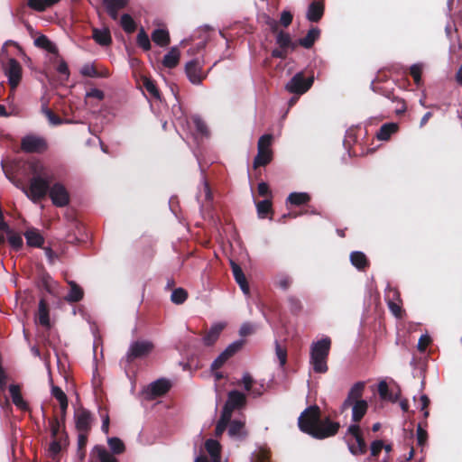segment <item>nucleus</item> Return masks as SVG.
<instances>
[{"label":"nucleus","instance_id":"obj_1","mask_svg":"<svg viewBox=\"0 0 462 462\" xmlns=\"http://www.w3.org/2000/svg\"><path fill=\"white\" fill-rule=\"evenodd\" d=\"M32 175L28 188L23 192L32 202L37 203L48 194L51 203L57 208L67 207L70 202V195L66 186L54 182L53 171L40 160H34L28 164Z\"/></svg>","mask_w":462,"mask_h":462},{"label":"nucleus","instance_id":"obj_2","mask_svg":"<svg viewBox=\"0 0 462 462\" xmlns=\"http://www.w3.org/2000/svg\"><path fill=\"white\" fill-rule=\"evenodd\" d=\"M364 390L365 383H356L350 388L346 400L340 407L341 413L348 409H351L352 411L353 423L346 430L345 441L350 453L354 456L364 455L367 450L362 430L358 425V422L364 418L368 410L367 402L362 399Z\"/></svg>","mask_w":462,"mask_h":462},{"label":"nucleus","instance_id":"obj_3","mask_svg":"<svg viewBox=\"0 0 462 462\" xmlns=\"http://www.w3.org/2000/svg\"><path fill=\"white\" fill-rule=\"evenodd\" d=\"M298 425L301 431L316 439H326L336 435L340 424L332 421L329 418H320V409L317 405L308 407L298 419Z\"/></svg>","mask_w":462,"mask_h":462},{"label":"nucleus","instance_id":"obj_4","mask_svg":"<svg viewBox=\"0 0 462 462\" xmlns=\"http://www.w3.org/2000/svg\"><path fill=\"white\" fill-rule=\"evenodd\" d=\"M331 348V339L325 337L312 342L310 348V364L317 374H325L328 370V358Z\"/></svg>","mask_w":462,"mask_h":462},{"label":"nucleus","instance_id":"obj_5","mask_svg":"<svg viewBox=\"0 0 462 462\" xmlns=\"http://www.w3.org/2000/svg\"><path fill=\"white\" fill-rule=\"evenodd\" d=\"M273 137L272 134H263L258 140L257 155L255 156L253 166L254 169L265 166L273 160Z\"/></svg>","mask_w":462,"mask_h":462},{"label":"nucleus","instance_id":"obj_6","mask_svg":"<svg viewBox=\"0 0 462 462\" xmlns=\"http://www.w3.org/2000/svg\"><path fill=\"white\" fill-rule=\"evenodd\" d=\"M313 82V76L305 79L303 73L299 72L291 78L285 88L290 93L302 95L311 88Z\"/></svg>","mask_w":462,"mask_h":462},{"label":"nucleus","instance_id":"obj_7","mask_svg":"<svg viewBox=\"0 0 462 462\" xmlns=\"http://www.w3.org/2000/svg\"><path fill=\"white\" fill-rule=\"evenodd\" d=\"M153 344L148 340H137L133 342L126 354L128 362L136 358H142L148 356L153 350Z\"/></svg>","mask_w":462,"mask_h":462},{"label":"nucleus","instance_id":"obj_8","mask_svg":"<svg viewBox=\"0 0 462 462\" xmlns=\"http://www.w3.org/2000/svg\"><path fill=\"white\" fill-rule=\"evenodd\" d=\"M236 385H243L244 389L252 397L261 396L264 391V385L254 379V377L247 372L244 373L242 379L236 383Z\"/></svg>","mask_w":462,"mask_h":462},{"label":"nucleus","instance_id":"obj_9","mask_svg":"<svg viewBox=\"0 0 462 462\" xmlns=\"http://www.w3.org/2000/svg\"><path fill=\"white\" fill-rule=\"evenodd\" d=\"M21 148L25 152H43L48 145L42 137L27 135L21 142Z\"/></svg>","mask_w":462,"mask_h":462},{"label":"nucleus","instance_id":"obj_10","mask_svg":"<svg viewBox=\"0 0 462 462\" xmlns=\"http://www.w3.org/2000/svg\"><path fill=\"white\" fill-rule=\"evenodd\" d=\"M246 396L245 393L234 390L229 392L227 400L224 405L223 412L232 417L233 411L245 404Z\"/></svg>","mask_w":462,"mask_h":462},{"label":"nucleus","instance_id":"obj_11","mask_svg":"<svg viewBox=\"0 0 462 462\" xmlns=\"http://www.w3.org/2000/svg\"><path fill=\"white\" fill-rule=\"evenodd\" d=\"M11 88L14 90L22 79V67L14 59H10L5 68Z\"/></svg>","mask_w":462,"mask_h":462},{"label":"nucleus","instance_id":"obj_12","mask_svg":"<svg viewBox=\"0 0 462 462\" xmlns=\"http://www.w3.org/2000/svg\"><path fill=\"white\" fill-rule=\"evenodd\" d=\"M74 420L76 428L79 432L88 433L91 429L93 418L88 410L84 408L76 410Z\"/></svg>","mask_w":462,"mask_h":462},{"label":"nucleus","instance_id":"obj_13","mask_svg":"<svg viewBox=\"0 0 462 462\" xmlns=\"http://www.w3.org/2000/svg\"><path fill=\"white\" fill-rule=\"evenodd\" d=\"M186 74L189 81L195 85L200 84L207 76L201 63L197 60L186 64Z\"/></svg>","mask_w":462,"mask_h":462},{"label":"nucleus","instance_id":"obj_14","mask_svg":"<svg viewBox=\"0 0 462 462\" xmlns=\"http://www.w3.org/2000/svg\"><path fill=\"white\" fill-rule=\"evenodd\" d=\"M243 346V341H236L230 344L212 363L213 370L219 369L231 356Z\"/></svg>","mask_w":462,"mask_h":462},{"label":"nucleus","instance_id":"obj_15","mask_svg":"<svg viewBox=\"0 0 462 462\" xmlns=\"http://www.w3.org/2000/svg\"><path fill=\"white\" fill-rule=\"evenodd\" d=\"M9 393L12 398V402L16 406L17 409L23 411H29V404L23 399L22 394V389L19 384H11L9 386Z\"/></svg>","mask_w":462,"mask_h":462},{"label":"nucleus","instance_id":"obj_16","mask_svg":"<svg viewBox=\"0 0 462 462\" xmlns=\"http://www.w3.org/2000/svg\"><path fill=\"white\" fill-rule=\"evenodd\" d=\"M171 388V383L166 379H159L152 383L147 389V393L151 398H156L165 394Z\"/></svg>","mask_w":462,"mask_h":462},{"label":"nucleus","instance_id":"obj_17","mask_svg":"<svg viewBox=\"0 0 462 462\" xmlns=\"http://www.w3.org/2000/svg\"><path fill=\"white\" fill-rule=\"evenodd\" d=\"M23 235L28 246L42 247L44 244L43 236L34 227L28 228Z\"/></svg>","mask_w":462,"mask_h":462},{"label":"nucleus","instance_id":"obj_18","mask_svg":"<svg viewBox=\"0 0 462 462\" xmlns=\"http://www.w3.org/2000/svg\"><path fill=\"white\" fill-rule=\"evenodd\" d=\"M205 449L210 456L211 462H226L221 459V445L217 440L209 439L205 442Z\"/></svg>","mask_w":462,"mask_h":462},{"label":"nucleus","instance_id":"obj_19","mask_svg":"<svg viewBox=\"0 0 462 462\" xmlns=\"http://www.w3.org/2000/svg\"><path fill=\"white\" fill-rule=\"evenodd\" d=\"M231 267H232V272H233V275H234L236 282L240 286L242 291L245 295H248L250 293L249 284L247 282L245 275L244 274L241 267L234 262H231Z\"/></svg>","mask_w":462,"mask_h":462},{"label":"nucleus","instance_id":"obj_20","mask_svg":"<svg viewBox=\"0 0 462 462\" xmlns=\"http://www.w3.org/2000/svg\"><path fill=\"white\" fill-rule=\"evenodd\" d=\"M129 0H103V4L108 14L114 20L117 19L118 11L125 8Z\"/></svg>","mask_w":462,"mask_h":462},{"label":"nucleus","instance_id":"obj_21","mask_svg":"<svg viewBox=\"0 0 462 462\" xmlns=\"http://www.w3.org/2000/svg\"><path fill=\"white\" fill-rule=\"evenodd\" d=\"M399 130V125L396 123L383 124L376 133V138L379 141H388L391 136Z\"/></svg>","mask_w":462,"mask_h":462},{"label":"nucleus","instance_id":"obj_22","mask_svg":"<svg viewBox=\"0 0 462 462\" xmlns=\"http://www.w3.org/2000/svg\"><path fill=\"white\" fill-rule=\"evenodd\" d=\"M51 395L59 402L60 411H61V420H64L67 408H68V398L66 393L58 386L52 385L51 387Z\"/></svg>","mask_w":462,"mask_h":462},{"label":"nucleus","instance_id":"obj_23","mask_svg":"<svg viewBox=\"0 0 462 462\" xmlns=\"http://www.w3.org/2000/svg\"><path fill=\"white\" fill-rule=\"evenodd\" d=\"M180 59V52L177 47H172L167 54L163 57L162 64L165 68L172 69L175 68Z\"/></svg>","mask_w":462,"mask_h":462},{"label":"nucleus","instance_id":"obj_24","mask_svg":"<svg viewBox=\"0 0 462 462\" xmlns=\"http://www.w3.org/2000/svg\"><path fill=\"white\" fill-rule=\"evenodd\" d=\"M34 43L37 47L52 53L56 56V58H59V51L57 46L50 41L48 37L45 35H41L37 37L34 41Z\"/></svg>","mask_w":462,"mask_h":462},{"label":"nucleus","instance_id":"obj_25","mask_svg":"<svg viewBox=\"0 0 462 462\" xmlns=\"http://www.w3.org/2000/svg\"><path fill=\"white\" fill-rule=\"evenodd\" d=\"M351 263L358 270H365L369 266V261L366 255L360 251H355L350 254Z\"/></svg>","mask_w":462,"mask_h":462},{"label":"nucleus","instance_id":"obj_26","mask_svg":"<svg viewBox=\"0 0 462 462\" xmlns=\"http://www.w3.org/2000/svg\"><path fill=\"white\" fill-rule=\"evenodd\" d=\"M152 40L161 47L168 46L171 42L169 32L166 29L154 30L152 33Z\"/></svg>","mask_w":462,"mask_h":462},{"label":"nucleus","instance_id":"obj_27","mask_svg":"<svg viewBox=\"0 0 462 462\" xmlns=\"http://www.w3.org/2000/svg\"><path fill=\"white\" fill-rule=\"evenodd\" d=\"M92 455L96 457L99 462H118L117 459L103 446H95Z\"/></svg>","mask_w":462,"mask_h":462},{"label":"nucleus","instance_id":"obj_28","mask_svg":"<svg viewBox=\"0 0 462 462\" xmlns=\"http://www.w3.org/2000/svg\"><path fill=\"white\" fill-rule=\"evenodd\" d=\"M93 38L100 45L106 46L112 42L110 31L107 28L94 29Z\"/></svg>","mask_w":462,"mask_h":462},{"label":"nucleus","instance_id":"obj_29","mask_svg":"<svg viewBox=\"0 0 462 462\" xmlns=\"http://www.w3.org/2000/svg\"><path fill=\"white\" fill-rule=\"evenodd\" d=\"M224 325L221 323H217L211 327L209 331L203 337V341L205 345L210 346L213 345L217 339L218 338L220 333L224 329Z\"/></svg>","mask_w":462,"mask_h":462},{"label":"nucleus","instance_id":"obj_30","mask_svg":"<svg viewBox=\"0 0 462 462\" xmlns=\"http://www.w3.org/2000/svg\"><path fill=\"white\" fill-rule=\"evenodd\" d=\"M68 283L70 286V290L65 298L66 300L69 302H78L81 300L84 296L83 290L75 282L69 281Z\"/></svg>","mask_w":462,"mask_h":462},{"label":"nucleus","instance_id":"obj_31","mask_svg":"<svg viewBox=\"0 0 462 462\" xmlns=\"http://www.w3.org/2000/svg\"><path fill=\"white\" fill-rule=\"evenodd\" d=\"M38 322L43 327H50L49 310L44 300H41L39 302Z\"/></svg>","mask_w":462,"mask_h":462},{"label":"nucleus","instance_id":"obj_32","mask_svg":"<svg viewBox=\"0 0 462 462\" xmlns=\"http://www.w3.org/2000/svg\"><path fill=\"white\" fill-rule=\"evenodd\" d=\"M60 0H28V6L35 11L43 12Z\"/></svg>","mask_w":462,"mask_h":462},{"label":"nucleus","instance_id":"obj_33","mask_svg":"<svg viewBox=\"0 0 462 462\" xmlns=\"http://www.w3.org/2000/svg\"><path fill=\"white\" fill-rule=\"evenodd\" d=\"M276 42L282 49L286 50H295L298 43L291 41L290 35L288 33H285L283 32H281L278 33L276 38Z\"/></svg>","mask_w":462,"mask_h":462},{"label":"nucleus","instance_id":"obj_34","mask_svg":"<svg viewBox=\"0 0 462 462\" xmlns=\"http://www.w3.org/2000/svg\"><path fill=\"white\" fill-rule=\"evenodd\" d=\"M310 200V196L306 192H292L287 199L289 203L295 206L307 204Z\"/></svg>","mask_w":462,"mask_h":462},{"label":"nucleus","instance_id":"obj_35","mask_svg":"<svg viewBox=\"0 0 462 462\" xmlns=\"http://www.w3.org/2000/svg\"><path fill=\"white\" fill-rule=\"evenodd\" d=\"M5 233L7 236L8 243L14 250L18 251L23 247V241L19 233H15L10 228H8Z\"/></svg>","mask_w":462,"mask_h":462},{"label":"nucleus","instance_id":"obj_36","mask_svg":"<svg viewBox=\"0 0 462 462\" xmlns=\"http://www.w3.org/2000/svg\"><path fill=\"white\" fill-rule=\"evenodd\" d=\"M322 14L323 5L318 2H314L309 7L307 17L311 22H318Z\"/></svg>","mask_w":462,"mask_h":462},{"label":"nucleus","instance_id":"obj_37","mask_svg":"<svg viewBox=\"0 0 462 462\" xmlns=\"http://www.w3.org/2000/svg\"><path fill=\"white\" fill-rule=\"evenodd\" d=\"M319 36V31L318 29L313 28L310 29L308 32L307 35L300 39L297 43L304 48L309 49L314 44Z\"/></svg>","mask_w":462,"mask_h":462},{"label":"nucleus","instance_id":"obj_38","mask_svg":"<svg viewBox=\"0 0 462 462\" xmlns=\"http://www.w3.org/2000/svg\"><path fill=\"white\" fill-rule=\"evenodd\" d=\"M120 25L126 33H133L136 30V23L134 20L127 14L121 16Z\"/></svg>","mask_w":462,"mask_h":462},{"label":"nucleus","instance_id":"obj_39","mask_svg":"<svg viewBox=\"0 0 462 462\" xmlns=\"http://www.w3.org/2000/svg\"><path fill=\"white\" fill-rule=\"evenodd\" d=\"M256 208L258 216L261 218H264L269 213H272V201L270 199L259 201L256 204Z\"/></svg>","mask_w":462,"mask_h":462},{"label":"nucleus","instance_id":"obj_40","mask_svg":"<svg viewBox=\"0 0 462 462\" xmlns=\"http://www.w3.org/2000/svg\"><path fill=\"white\" fill-rule=\"evenodd\" d=\"M252 462H270V452L267 448L260 447L252 456Z\"/></svg>","mask_w":462,"mask_h":462},{"label":"nucleus","instance_id":"obj_41","mask_svg":"<svg viewBox=\"0 0 462 462\" xmlns=\"http://www.w3.org/2000/svg\"><path fill=\"white\" fill-rule=\"evenodd\" d=\"M137 44L144 51H149L151 49V42L148 34L145 32L143 28H141L137 37H136Z\"/></svg>","mask_w":462,"mask_h":462},{"label":"nucleus","instance_id":"obj_42","mask_svg":"<svg viewBox=\"0 0 462 462\" xmlns=\"http://www.w3.org/2000/svg\"><path fill=\"white\" fill-rule=\"evenodd\" d=\"M108 446L110 449L115 454H122L125 451V444L124 442L118 439V438H110L107 440Z\"/></svg>","mask_w":462,"mask_h":462},{"label":"nucleus","instance_id":"obj_43","mask_svg":"<svg viewBox=\"0 0 462 462\" xmlns=\"http://www.w3.org/2000/svg\"><path fill=\"white\" fill-rule=\"evenodd\" d=\"M231 416H229L226 413H224L222 411L221 417L219 420L217 421V427H216V436H221L223 432L226 430L229 421H230Z\"/></svg>","mask_w":462,"mask_h":462},{"label":"nucleus","instance_id":"obj_44","mask_svg":"<svg viewBox=\"0 0 462 462\" xmlns=\"http://www.w3.org/2000/svg\"><path fill=\"white\" fill-rule=\"evenodd\" d=\"M42 112L48 118L50 124L53 125H58L62 123V120L58 116H56L50 108H48L46 103L42 104Z\"/></svg>","mask_w":462,"mask_h":462},{"label":"nucleus","instance_id":"obj_45","mask_svg":"<svg viewBox=\"0 0 462 462\" xmlns=\"http://www.w3.org/2000/svg\"><path fill=\"white\" fill-rule=\"evenodd\" d=\"M245 422L241 420H233L228 427V434L231 437L239 436L243 433Z\"/></svg>","mask_w":462,"mask_h":462},{"label":"nucleus","instance_id":"obj_46","mask_svg":"<svg viewBox=\"0 0 462 462\" xmlns=\"http://www.w3.org/2000/svg\"><path fill=\"white\" fill-rule=\"evenodd\" d=\"M143 87L145 88V89L152 96L154 97L155 98H159L160 97V93H159V90L154 83L153 80H152L151 79L147 78V77H144L143 79Z\"/></svg>","mask_w":462,"mask_h":462},{"label":"nucleus","instance_id":"obj_47","mask_svg":"<svg viewBox=\"0 0 462 462\" xmlns=\"http://www.w3.org/2000/svg\"><path fill=\"white\" fill-rule=\"evenodd\" d=\"M188 297V294L185 290L179 288L172 291L171 299L176 304L183 303Z\"/></svg>","mask_w":462,"mask_h":462},{"label":"nucleus","instance_id":"obj_48","mask_svg":"<svg viewBox=\"0 0 462 462\" xmlns=\"http://www.w3.org/2000/svg\"><path fill=\"white\" fill-rule=\"evenodd\" d=\"M192 123L197 130L198 133H199L202 135H208V126L206 123L199 117V116H193L192 117Z\"/></svg>","mask_w":462,"mask_h":462},{"label":"nucleus","instance_id":"obj_49","mask_svg":"<svg viewBox=\"0 0 462 462\" xmlns=\"http://www.w3.org/2000/svg\"><path fill=\"white\" fill-rule=\"evenodd\" d=\"M428 439V433L425 430L421 428L420 425L417 428V444L419 447L421 448V451L423 450L424 447L426 446Z\"/></svg>","mask_w":462,"mask_h":462},{"label":"nucleus","instance_id":"obj_50","mask_svg":"<svg viewBox=\"0 0 462 462\" xmlns=\"http://www.w3.org/2000/svg\"><path fill=\"white\" fill-rule=\"evenodd\" d=\"M411 76L413 78L414 82L420 85L422 75V66L420 64H414L410 69Z\"/></svg>","mask_w":462,"mask_h":462},{"label":"nucleus","instance_id":"obj_51","mask_svg":"<svg viewBox=\"0 0 462 462\" xmlns=\"http://www.w3.org/2000/svg\"><path fill=\"white\" fill-rule=\"evenodd\" d=\"M275 353L280 362V365L283 366L287 361V351L278 342H276L275 344Z\"/></svg>","mask_w":462,"mask_h":462},{"label":"nucleus","instance_id":"obj_52","mask_svg":"<svg viewBox=\"0 0 462 462\" xmlns=\"http://www.w3.org/2000/svg\"><path fill=\"white\" fill-rule=\"evenodd\" d=\"M51 432L53 439H60L59 434L61 429V423L58 419H53L50 422Z\"/></svg>","mask_w":462,"mask_h":462},{"label":"nucleus","instance_id":"obj_53","mask_svg":"<svg viewBox=\"0 0 462 462\" xmlns=\"http://www.w3.org/2000/svg\"><path fill=\"white\" fill-rule=\"evenodd\" d=\"M61 450V444L60 439H53V440L50 443L49 452L51 456L58 455Z\"/></svg>","mask_w":462,"mask_h":462},{"label":"nucleus","instance_id":"obj_54","mask_svg":"<svg viewBox=\"0 0 462 462\" xmlns=\"http://www.w3.org/2000/svg\"><path fill=\"white\" fill-rule=\"evenodd\" d=\"M383 448V442L382 440H374L371 443V456L377 457Z\"/></svg>","mask_w":462,"mask_h":462},{"label":"nucleus","instance_id":"obj_55","mask_svg":"<svg viewBox=\"0 0 462 462\" xmlns=\"http://www.w3.org/2000/svg\"><path fill=\"white\" fill-rule=\"evenodd\" d=\"M202 193L204 195V199H205V201L203 202L204 205L209 206L211 201H212V193H211L209 185H208V183L207 181H204V183H203V191H202Z\"/></svg>","mask_w":462,"mask_h":462},{"label":"nucleus","instance_id":"obj_56","mask_svg":"<svg viewBox=\"0 0 462 462\" xmlns=\"http://www.w3.org/2000/svg\"><path fill=\"white\" fill-rule=\"evenodd\" d=\"M388 307H389L390 310L392 311V313L396 318H401L402 317V307H401V305L399 303L394 302L393 300H389L388 301Z\"/></svg>","mask_w":462,"mask_h":462},{"label":"nucleus","instance_id":"obj_57","mask_svg":"<svg viewBox=\"0 0 462 462\" xmlns=\"http://www.w3.org/2000/svg\"><path fill=\"white\" fill-rule=\"evenodd\" d=\"M430 342H431V339L428 335H422L419 338V342H418L419 351L424 352L426 350V348L429 346V345L430 344Z\"/></svg>","mask_w":462,"mask_h":462},{"label":"nucleus","instance_id":"obj_58","mask_svg":"<svg viewBox=\"0 0 462 462\" xmlns=\"http://www.w3.org/2000/svg\"><path fill=\"white\" fill-rule=\"evenodd\" d=\"M57 59L59 60L57 71L62 75H65L66 79H68L69 76V68H68L66 61L63 59H61L60 56Z\"/></svg>","mask_w":462,"mask_h":462},{"label":"nucleus","instance_id":"obj_59","mask_svg":"<svg viewBox=\"0 0 462 462\" xmlns=\"http://www.w3.org/2000/svg\"><path fill=\"white\" fill-rule=\"evenodd\" d=\"M81 74L88 77H98V73L92 65H85L81 69Z\"/></svg>","mask_w":462,"mask_h":462},{"label":"nucleus","instance_id":"obj_60","mask_svg":"<svg viewBox=\"0 0 462 462\" xmlns=\"http://www.w3.org/2000/svg\"><path fill=\"white\" fill-rule=\"evenodd\" d=\"M420 410L423 411L424 418H427L429 416V411L428 406L430 404V400L427 395L422 394L420 397Z\"/></svg>","mask_w":462,"mask_h":462},{"label":"nucleus","instance_id":"obj_61","mask_svg":"<svg viewBox=\"0 0 462 462\" xmlns=\"http://www.w3.org/2000/svg\"><path fill=\"white\" fill-rule=\"evenodd\" d=\"M393 102L396 104L394 108L396 115L403 114L406 111V104L402 99L395 98Z\"/></svg>","mask_w":462,"mask_h":462},{"label":"nucleus","instance_id":"obj_62","mask_svg":"<svg viewBox=\"0 0 462 462\" xmlns=\"http://www.w3.org/2000/svg\"><path fill=\"white\" fill-rule=\"evenodd\" d=\"M280 22L284 27L289 26L292 22V14L288 11H283Z\"/></svg>","mask_w":462,"mask_h":462},{"label":"nucleus","instance_id":"obj_63","mask_svg":"<svg viewBox=\"0 0 462 462\" xmlns=\"http://www.w3.org/2000/svg\"><path fill=\"white\" fill-rule=\"evenodd\" d=\"M389 387L386 382H380L378 384V393L383 399L388 398Z\"/></svg>","mask_w":462,"mask_h":462},{"label":"nucleus","instance_id":"obj_64","mask_svg":"<svg viewBox=\"0 0 462 462\" xmlns=\"http://www.w3.org/2000/svg\"><path fill=\"white\" fill-rule=\"evenodd\" d=\"M87 97H94L98 100H102L104 98V93L100 89L93 88L87 93Z\"/></svg>","mask_w":462,"mask_h":462}]
</instances>
